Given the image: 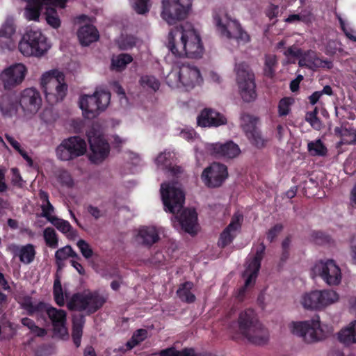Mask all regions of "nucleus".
Here are the masks:
<instances>
[{"mask_svg": "<svg viewBox=\"0 0 356 356\" xmlns=\"http://www.w3.org/2000/svg\"><path fill=\"white\" fill-rule=\"evenodd\" d=\"M293 99H292L291 97L282 98L278 103L279 116H286L291 111V106L293 103Z\"/></svg>", "mask_w": 356, "mask_h": 356, "instance_id": "49", "label": "nucleus"}, {"mask_svg": "<svg viewBox=\"0 0 356 356\" xmlns=\"http://www.w3.org/2000/svg\"><path fill=\"white\" fill-rule=\"evenodd\" d=\"M76 245L84 258L88 259L93 255V250L88 242L83 239H79Z\"/></svg>", "mask_w": 356, "mask_h": 356, "instance_id": "50", "label": "nucleus"}, {"mask_svg": "<svg viewBox=\"0 0 356 356\" xmlns=\"http://www.w3.org/2000/svg\"><path fill=\"white\" fill-rule=\"evenodd\" d=\"M305 120L310 125L316 130H320L322 127V123L318 116L306 114Z\"/></svg>", "mask_w": 356, "mask_h": 356, "instance_id": "59", "label": "nucleus"}, {"mask_svg": "<svg viewBox=\"0 0 356 356\" xmlns=\"http://www.w3.org/2000/svg\"><path fill=\"white\" fill-rule=\"evenodd\" d=\"M21 106L25 115H34L41 107L42 98L38 90L33 88H28L20 93L18 105Z\"/></svg>", "mask_w": 356, "mask_h": 356, "instance_id": "20", "label": "nucleus"}, {"mask_svg": "<svg viewBox=\"0 0 356 356\" xmlns=\"http://www.w3.org/2000/svg\"><path fill=\"white\" fill-rule=\"evenodd\" d=\"M302 50L297 47L291 46L288 47L284 52V54L287 58H296L302 56Z\"/></svg>", "mask_w": 356, "mask_h": 356, "instance_id": "60", "label": "nucleus"}, {"mask_svg": "<svg viewBox=\"0 0 356 356\" xmlns=\"http://www.w3.org/2000/svg\"><path fill=\"white\" fill-rule=\"evenodd\" d=\"M68 257L79 258L78 254L74 251L70 245H66L56 250L55 253V259L56 264L59 266L60 262L67 259Z\"/></svg>", "mask_w": 356, "mask_h": 356, "instance_id": "44", "label": "nucleus"}, {"mask_svg": "<svg viewBox=\"0 0 356 356\" xmlns=\"http://www.w3.org/2000/svg\"><path fill=\"white\" fill-rule=\"evenodd\" d=\"M140 83L143 88H149L154 91H156L159 89L160 82L154 76L152 75H144L140 77Z\"/></svg>", "mask_w": 356, "mask_h": 356, "instance_id": "48", "label": "nucleus"}, {"mask_svg": "<svg viewBox=\"0 0 356 356\" xmlns=\"http://www.w3.org/2000/svg\"><path fill=\"white\" fill-rule=\"evenodd\" d=\"M265 250L266 246L264 243H261L257 247L254 256L249 263L247 268L245 269V271L243 273V276L247 277L245 282V287H248L252 283H254L261 267V262L264 257Z\"/></svg>", "mask_w": 356, "mask_h": 356, "instance_id": "24", "label": "nucleus"}, {"mask_svg": "<svg viewBox=\"0 0 356 356\" xmlns=\"http://www.w3.org/2000/svg\"><path fill=\"white\" fill-rule=\"evenodd\" d=\"M339 295L333 290L313 291L302 297V304L305 308L320 309L337 301Z\"/></svg>", "mask_w": 356, "mask_h": 356, "instance_id": "14", "label": "nucleus"}, {"mask_svg": "<svg viewBox=\"0 0 356 356\" xmlns=\"http://www.w3.org/2000/svg\"><path fill=\"white\" fill-rule=\"evenodd\" d=\"M243 216L239 213H235L229 224L223 229L220 234L218 245L223 249L231 244L236 236L237 232L241 228Z\"/></svg>", "mask_w": 356, "mask_h": 356, "instance_id": "22", "label": "nucleus"}, {"mask_svg": "<svg viewBox=\"0 0 356 356\" xmlns=\"http://www.w3.org/2000/svg\"><path fill=\"white\" fill-rule=\"evenodd\" d=\"M170 152H161L158 155V156L156 158V163L158 165H161L163 168H167L171 164L170 158Z\"/></svg>", "mask_w": 356, "mask_h": 356, "instance_id": "54", "label": "nucleus"}, {"mask_svg": "<svg viewBox=\"0 0 356 356\" xmlns=\"http://www.w3.org/2000/svg\"><path fill=\"white\" fill-rule=\"evenodd\" d=\"M339 21L340 24V27L341 30L343 31L345 35L350 40L356 42V36L353 33V30L346 28V24L341 17H339Z\"/></svg>", "mask_w": 356, "mask_h": 356, "instance_id": "61", "label": "nucleus"}, {"mask_svg": "<svg viewBox=\"0 0 356 356\" xmlns=\"http://www.w3.org/2000/svg\"><path fill=\"white\" fill-rule=\"evenodd\" d=\"M6 172L5 168H0V193H4L8 189V186L6 182Z\"/></svg>", "mask_w": 356, "mask_h": 356, "instance_id": "62", "label": "nucleus"}, {"mask_svg": "<svg viewBox=\"0 0 356 356\" xmlns=\"http://www.w3.org/2000/svg\"><path fill=\"white\" fill-rule=\"evenodd\" d=\"M58 181L62 186L72 187L74 184L73 179L70 174L67 170H60L58 175Z\"/></svg>", "mask_w": 356, "mask_h": 356, "instance_id": "51", "label": "nucleus"}, {"mask_svg": "<svg viewBox=\"0 0 356 356\" xmlns=\"http://www.w3.org/2000/svg\"><path fill=\"white\" fill-rule=\"evenodd\" d=\"M334 133L341 138L343 144H355L356 143V130L353 128L335 127Z\"/></svg>", "mask_w": 356, "mask_h": 356, "instance_id": "39", "label": "nucleus"}, {"mask_svg": "<svg viewBox=\"0 0 356 356\" xmlns=\"http://www.w3.org/2000/svg\"><path fill=\"white\" fill-rule=\"evenodd\" d=\"M192 5V0H163L161 17L168 24L186 18Z\"/></svg>", "mask_w": 356, "mask_h": 356, "instance_id": "9", "label": "nucleus"}, {"mask_svg": "<svg viewBox=\"0 0 356 356\" xmlns=\"http://www.w3.org/2000/svg\"><path fill=\"white\" fill-rule=\"evenodd\" d=\"M26 73L27 68L24 64L15 63L3 70L0 80L6 90H11L23 82Z\"/></svg>", "mask_w": 356, "mask_h": 356, "instance_id": "18", "label": "nucleus"}, {"mask_svg": "<svg viewBox=\"0 0 356 356\" xmlns=\"http://www.w3.org/2000/svg\"><path fill=\"white\" fill-rule=\"evenodd\" d=\"M147 337V331L145 329H138L134 332L131 338L129 340L126 346L129 350H131L139 345Z\"/></svg>", "mask_w": 356, "mask_h": 356, "instance_id": "43", "label": "nucleus"}, {"mask_svg": "<svg viewBox=\"0 0 356 356\" xmlns=\"http://www.w3.org/2000/svg\"><path fill=\"white\" fill-rule=\"evenodd\" d=\"M337 51V43L335 41H329L325 47V54L328 56H333Z\"/></svg>", "mask_w": 356, "mask_h": 356, "instance_id": "63", "label": "nucleus"}, {"mask_svg": "<svg viewBox=\"0 0 356 356\" xmlns=\"http://www.w3.org/2000/svg\"><path fill=\"white\" fill-rule=\"evenodd\" d=\"M11 172L13 175L11 179L12 184L18 188H22L23 180L18 168H13L11 169Z\"/></svg>", "mask_w": 356, "mask_h": 356, "instance_id": "56", "label": "nucleus"}, {"mask_svg": "<svg viewBox=\"0 0 356 356\" xmlns=\"http://www.w3.org/2000/svg\"><path fill=\"white\" fill-rule=\"evenodd\" d=\"M314 272L317 274L327 284L337 286L341 283V272L340 268L332 259L316 264Z\"/></svg>", "mask_w": 356, "mask_h": 356, "instance_id": "17", "label": "nucleus"}, {"mask_svg": "<svg viewBox=\"0 0 356 356\" xmlns=\"http://www.w3.org/2000/svg\"><path fill=\"white\" fill-rule=\"evenodd\" d=\"M50 46L47 37L40 30H28L19 42V51L26 56H41L48 51Z\"/></svg>", "mask_w": 356, "mask_h": 356, "instance_id": "6", "label": "nucleus"}, {"mask_svg": "<svg viewBox=\"0 0 356 356\" xmlns=\"http://www.w3.org/2000/svg\"><path fill=\"white\" fill-rule=\"evenodd\" d=\"M24 1L28 3L24 11L26 18L29 20H38L42 6L44 5V2H36L32 0Z\"/></svg>", "mask_w": 356, "mask_h": 356, "instance_id": "36", "label": "nucleus"}, {"mask_svg": "<svg viewBox=\"0 0 356 356\" xmlns=\"http://www.w3.org/2000/svg\"><path fill=\"white\" fill-rule=\"evenodd\" d=\"M86 323V318L83 314H78L72 316V337L74 344L76 348L79 347L83 335V329Z\"/></svg>", "mask_w": 356, "mask_h": 356, "instance_id": "32", "label": "nucleus"}, {"mask_svg": "<svg viewBox=\"0 0 356 356\" xmlns=\"http://www.w3.org/2000/svg\"><path fill=\"white\" fill-rule=\"evenodd\" d=\"M135 11L140 15L145 14L149 11L147 6V0H133Z\"/></svg>", "mask_w": 356, "mask_h": 356, "instance_id": "55", "label": "nucleus"}, {"mask_svg": "<svg viewBox=\"0 0 356 356\" xmlns=\"http://www.w3.org/2000/svg\"><path fill=\"white\" fill-rule=\"evenodd\" d=\"M277 64L276 56L272 54L265 56L264 74L266 77L273 78L275 74V67Z\"/></svg>", "mask_w": 356, "mask_h": 356, "instance_id": "42", "label": "nucleus"}, {"mask_svg": "<svg viewBox=\"0 0 356 356\" xmlns=\"http://www.w3.org/2000/svg\"><path fill=\"white\" fill-rule=\"evenodd\" d=\"M307 150L312 156H325L327 154V149L321 139L309 142Z\"/></svg>", "mask_w": 356, "mask_h": 356, "instance_id": "40", "label": "nucleus"}, {"mask_svg": "<svg viewBox=\"0 0 356 356\" xmlns=\"http://www.w3.org/2000/svg\"><path fill=\"white\" fill-rule=\"evenodd\" d=\"M111 99V94L106 90H96L93 95H83L79 99V107L85 118L92 119L96 118L108 106Z\"/></svg>", "mask_w": 356, "mask_h": 356, "instance_id": "7", "label": "nucleus"}, {"mask_svg": "<svg viewBox=\"0 0 356 356\" xmlns=\"http://www.w3.org/2000/svg\"><path fill=\"white\" fill-rule=\"evenodd\" d=\"M174 217L182 230L191 234L195 233L197 214L194 209H184L179 215L177 214Z\"/></svg>", "mask_w": 356, "mask_h": 356, "instance_id": "26", "label": "nucleus"}, {"mask_svg": "<svg viewBox=\"0 0 356 356\" xmlns=\"http://www.w3.org/2000/svg\"><path fill=\"white\" fill-rule=\"evenodd\" d=\"M22 307L26 310L27 314L30 316H33L35 312L45 311L51 321L54 334L60 338L68 335L65 326L67 320L65 311L56 309L44 302H40L37 305H34L30 297L24 299Z\"/></svg>", "mask_w": 356, "mask_h": 356, "instance_id": "2", "label": "nucleus"}, {"mask_svg": "<svg viewBox=\"0 0 356 356\" xmlns=\"http://www.w3.org/2000/svg\"><path fill=\"white\" fill-rule=\"evenodd\" d=\"M44 15L47 24L52 28L57 29L60 26V20L56 8L47 7Z\"/></svg>", "mask_w": 356, "mask_h": 356, "instance_id": "45", "label": "nucleus"}, {"mask_svg": "<svg viewBox=\"0 0 356 356\" xmlns=\"http://www.w3.org/2000/svg\"><path fill=\"white\" fill-rule=\"evenodd\" d=\"M165 257L163 252L159 251L155 252V254L150 258L151 263L158 267L165 265Z\"/></svg>", "mask_w": 356, "mask_h": 356, "instance_id": "58", "label": "nucleus"}, {"mask_svg": "<svg viewBox=\"0 0 356 356\" xmlns=\"http://www.w3.org/2000/svg\"><path fill=\"white\" fill-rule=\"evenodd\" d=\"M10 250L14 257H17L21 263L24 265L31 264L35 260L36 250L34 245L28 243L26 245L13 244Z\"/></svg>", "mask_w": 356, "mask_h": 356, "instance_id": "27", "label": "nucleus"}, {"mask_svg": "<svg viewBox=\"0 0 356 356\" xmlns=\"http://www.w3.org/2000/svg\"><path fill=\"white\" fill-rule=\"evenodd\" d=\"M309 69L316 71L320 68L330 70L333 67L332 61L328 59H323L318 56L317 54L309 50Z\"/></svg>", "mask_w": 356, "mask_h": 356, "instance_id": "33", "label": "nucleus"}, {"mask_svg": "<svg viewBox=\"0 0 356 356\" xmlns=\"http://www.w3.org/2000/svg\"><path fill=\"white\" fill-rule=\"evenodd\" d=\"M339 340L346 345L356 343V320L339 333Z\"/></svg>", "mask_w": 356, "mask_h": 356, "instance_id": "37", "label": "nucleus"}, {"mask_svg": "<svg viewBox=\"0 0 356 356\" xmlns=\"http://www.w3.org/2000/svg\"><path fill=\"white\" fill-rule=\"evenodd\" d=\"M291 325L292 333L303 337L308 343L321 340L325 337L318 315L314 316L310 321L293 322Z\"/></svg>", "mask_w": 356, "mask_h": 356, "instance_id": "11", "label": "nucleus"}, {"mask_svg": "<svg viewBox=\"0 0 356 356\" xmlns=\"http://www.w3.org/2000/svg\"><path fill=\"white\" fill-rule=\"evenodd\" d=\"M43 236L46 245L51 248H56L58 245V238L57 234L52 227H47L43 232Z\"/></svg>", "mask_w": 356, "mask_h": 356, "instance_id": "46", "label": "nucleus"}, {"mask_svg": "<svg viewBox=\"0 0 356 356\" xmlns=\"http://www.w3.org/2000/svg\"><path fill=\"white\" fill-rule=\"evenodd\" d=\"M249 342L254 345L263 346L269 341V332L262 323H259L245 337Z\"/></svg>", "mask_w": 356, "mask_h": 356, "instance_id": "28", "label": "nucleus"}, {"mask_svg": "<svg viewBox=\"0 0 356 356\" xmlns=\"http://www.w3.org/2000/svg\"><path fill=\"white\" fill-rule=\"evenodd\" d=\"M161 194L166 211L175 214L183 208L185 201L184 193L173 184L170 183L162 184Z\"/></svg>", "mask_w": 356, "mask_h": 356, "instance_id": "12", "label": "nucleus"}, {"mask_svg": "<svg viewBox=\"0 0 356 356\" xmlns=\"http://www.w3.org/2000/svg\"><path fill=\"white\" fill-rule=\"evenodd\" d=\"M15 31L16 26L14 17L10 15L7 16L0 28V37L10 39L15 34Z\"/></svg>", "mask_w": 356, "mask_h": 356, "instance_id": "41", "label": "nucleus"}, {"mask_svg": "<svg viewBox=\"0 0 356 356\" xmlns=\"http://www.w3.org/2000/svg\"><path fill=\"white\" fill-rule=\"evenodd\" d=\"M40 85L49 104L63 101L67 95L68 86L61 72L51 71L44 73L41 77Z\"/></svg>", "mask_w": 356, "mask_h": 356, "instance_id": "3", "label": "nucleus"}, {"mask_svg": "<svg viewBox=\"0 0 356 356\" xmlns=\"http://www.w3.org/2000/svg\"><path fill=\"white\" fill-rule=\"evenodd\" d=\"M207 149L214 158L218 159H232L241 152L238 145L229 140L225 143H216L208 145Z\"/></svg>", "mask_w": 356, "mask_h": 356, "instance_id": "21", "label": "nucleus"}, {"mask_svg": "<svg viewBox=\"0 0 356 356\" xmlns=\"http://www.w3.org/2000/svg\"><path fill=\"white\" fill-rule=\"evenodd\" d=\"M167 83L172 88H193L202 82L199 69L189 64L182 63L179 70H172L166 78Z\"/></svg>", "mask_w": 356, "mask_h": 356, "instance_id": "5", "label": "nucleus"}, {"mask_svg": "<svg viewBox=\"0 0 356 356\" xmlns=\"http://www.w3.org/2000/svg\"><path fill=\"white\" fill-rule=\"evenodd\" d=\"M77 36L80 43L83 46H88L97 41L99 38V32L96 27L91 24H87L80 27L77 32Z\"/></svg>", "mask_w": 356, "mask_h": 356, "instance_id": "30", "label": "nucleus"}, {"mask_svg": "<svg viewBox=\"0 0 356 356\" xmlns=\"http://www.w3.org/2000/svg\"><path fill=\"white\" fill-rule=\"evenodd\" d=\"M50 222L70 239H74L77 236V232L73 229L67 220L56 216Z\"/></svg>", "mask_w": 356, "mask_h": 356, "instance_id": "34", "label": "nucleus"}, {"mask_svg": "<svg viewBox=\"0 0 356 356\" xmlns=\"http://www.w3.org/2000/svg\"><path fill=\"white\" fill-rule=\"evenodd\" d=\"M86 151L87 144L86 140L76 136L64 139L56 149L58 159L63 161L74 160L84 155Z\"/></svg>", "mask_w": 356, "mask_h": 356, "instance_id": "10", "label": "nucleus"}, {"mask_svg": "<svg viewBox=\"0 0 356 356\" xmlns=\"http://www.w3.org/2000/svg\"><path fill=\"white\" fill-rule=\"evenodd\" d=\"M132 60L133 58L130 54H120L112 58L111 68L116 72H122Z\"/></svg>", "mask_w": 356, "mask_h": 356, "instance_id": "38", "label": "nucleus"}, {"mask_svg": "<svg viewBox=\"0 0 356 356\" xmlns=\"http://www.w3.org/2000/svg\"><path fill=\"white\" fill-rule=\"evenodd\" d=\"M227 122L223 114L211 108H204L197 118V124L201 127H218Z\"/></svg>", "mask_w": 356, "mask_h": 356, "instance_id": "23", "label": "nucleus"}, {"mask_svg": "<svg viewBox=\"0 0 356 356\" xmlns=\"http://www.w3.org/2000/svg\"><path fill=\"white\" fill-rule=\"evenodd\" d=\"M53 294L56 303L60 307L63 306L65 305V300L61 282L58 277L55 279L54 282Z\"/></svg>", "mask_w": 356, "mask_h": 356, "instance_id": "47", "label": "nucleus"}, {"mask_svg": "<svg viewBox=\"0 0 356 356\" xmlns=\"http://www.w3.org/2000/svg\"><path fill=\"white\" fill-rule=\"evenodd\" d=\"M18 102L15 98L8 94L0 97V111L3 116L12 117L18 110Z\"/></svg>", "mask_w": 356, "mask_h": 356, "instance_id": "31", "label": "nucleus"}, {"mask_svg": "<svg viewBox=\"0 0 356 356\" xmlns=\"http://www.w3.org/2000/svg\"><path fill=\"white\" fill-rule=\"evenodd\" d=\"M236 82L240 95L245 102H251L257 98L254 74L249 65L245 62L237 63L235 67Z\"/></svg>", "mask_w": 356, "mask_h": 356, "instance_id": "8", "label": "nucleus"}, {"mask_svg": "<svg viewBox=\"0 0 356 356\" xmlns=\"http://www.w3.org/2000/svg\"><path fill=\"white\" fill-rule=\"evenodd\" d=\"M88 142L91 149L89 159L94 163L102 162L109 154L110 145L107 140L101 135L94 132L88 134Z\"/></svg>", "mask_w": 356, "mask_h": 356, "instance_id": "19", "label": "nucleus"}, {"mask_svg": "<svg viewBox=\"0 0 356 356\" xmlns=\"http://www.w3.org/2000/svg\"><path fill=\"white\" fill-rule=\"evenodd\" d=\"M283 225L280 223L275 225L271 227L266 233L267 240L272 243L278 236V234L282 231Z\"/></svg>", "mask_w": 356, "mask_h": 356, "instance_id": "53", "label": "nucleus"}, {"mask_svg": "<svg viewBox=\"0 0 356 356\" xmlns=\"http://www.w3.org/2000/svg\"><path fill=\"white\" fill-rule=\"evenodd\" d=\"M193 286V283L189 281L179 285L177 291V295L182 302L190 304L195 301V296L191 292Z\"/></svg>", "mask_w": 356, "mask_h": 356, "instance_id": "35", "label": "nucleus"}, {"mask_svg": "<svg viewBox=\"0 0 356 356\" xmlns=\"http://www.w3.org/2000/svg\"><path fill=\"white\" fill-rule=\"evenodd\" d=\"M259 323L254 311L252 309H247L241 312L238 316L236 322L238 332L245 337Z\"/></svg>", "mask_w": 356, "mask_h": 356, "instance_id": "25", "label": "nucleus"}, {"mask_svg": "<svg viewBox=\"0 0 356 356\" xmlns=\"http://www.w3.org/2000/svg\"><path fill=\"white\" fill-rule=\"evenodd\" d=\"M159 356H179L180 353L175 347H170L160 350Z\"/></svg>", "mask_w": 356, "mask_h": 356, "instance_id": "64", "label": "nucleus"}, {"mask_svg": "<svg viewBox=\"0 0 356 356\" xmlns=\"http://www.w3.org/2000/svg\"><path fill=\"white\" fill-rule=\"evenodd\" d=\"M172 29L168 34V48L177 57L201 58L204 47L200 35L191 26Z\"/></svg>", "mask_w": 356, "mask_h": 356, "instance_id": "1", "label": "nucleus"}, {"mask_svg": "<svg viewBox=\"0 0 356 356\" xmlns=\"http://www.w3.org/2000/svg\"><path fill=\"white\" fill-rule=\"evenodd\" d=\"M312 238L316 244H323L329 241V236L321 231L313 232Z\"/></svg>", "mask_w": 356, "mask_h": 356, "instance_id": "57", "label": "nucleus"}, {"mask_svg": "<svg viewBox=\"0 0 356 356\" xmlns=\"http://www.w3.org/2000/svg\"><path fill=\"white\" fill-rule=\"evenodd\" d=\"M241 126L250 143L258 149L266 147L268 140L265 138L257 124L258 118L248 113H242L241 115Z\"/></svg>", "mask_w": 356, "mask_h": 356, "instance_id": "13", "label": "nucleus"}, {"mask_svg": "<svg viewBox=\"0 0 356 356\" xmlns=\"http://www.w3.org/2000/svg\"><path fill=\"white\" fill-rule=\"evenodd\" d=\"M228 175L227 167L225 164L213 162L203 170L201 179L206 186L214 188L221 186Z\"/></svg>", "mask_w": 356, "mask_h": 356, "instance_id": "15", "label": "nucleus"}, {"mask_svg": "<svg viewBox=\"0 0 356 356\" xmlns=\"http://www.w3.org/2000/svg\"><path fill=\"white\" fill-rule=\"evenodd\" d=\"M160 236L154 227H143L139 229L136 241L148 248L159 241Z\"/></svg>", "mask_w": 356, "mask_h": 356, "instance_id": "29", "label": "nucleus"}, {"mask_svg": "<svg viewBox=\"0 0 356 356\" xmlns=\"http://www.w3.org/2000/svg\"><path fill=\"white\" fill-rule=\"evenodd\" d=\"M106 302V298L98 291L75 293L67 303V308L71 311H85L90 315L101 309Z\"/></svg>", "mask_w": 356, "mask_h": 356, "instance_id": "4", "label": "nucleus"}, {"mask_svg": "<svg viewBox=\"0 0 356 356\" xmlns=\"http://www.w3.org/2000/svg\"><path fill=\"white\" fill-rule=\"evenodd\" d=\"M215 21L218 29L220 31L223 36L229 39L234 38L238 41L248 42L250 38L246 31H245L240 23L236 19H232L227 15H225V22H222V19L218 17H215Z\"/></svg>", "mask_w": 356, "mask_h": 356, "instance_id": "16", "label": "nucleus"}, {"mask_svg": "<svg viewBox=\"0 0 356 356\" xmlns=\"http://www.w3.org/2000/svg\"><path fill=\"white\" fill-rule=\"evenodd\" d=\"M40 207L42 209L41 216L45 218L49 222L56 217L52 215L54 213V207L50 202L41 204Z\"/></svg>", "mask_w": 356, "mask_h": 356, "instance_id": "52", "label": "nucleus"}]
</instances>
